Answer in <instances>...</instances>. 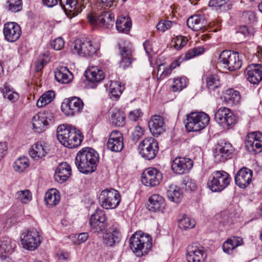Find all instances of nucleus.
Returning <instances> with one entry per match:
<instances>
[{
    "instance_id": "39448f33",
    "label": "nucleus",
    "mask_w": 262,
    "mask_h": 262,
    "mask_svg": "<svg viewBox=\"0 0 262 262\" xmlns=\"http://www.w3.org/2000/svg\"><path fill=\"white\" fill-rule=\"evenodd\" d=\"M230 175L225 171H215L210 176L207 187L212 192H220L230 184Z\"/></svg>"
},
{
    "instance_id": "bb28decb",
    "label": "nucleus",
    "mask_w": 262,
    "mask_h": 262,
    "mask_svg": "<svg viewBox=\"0 0 262 262\" xmlns=\"http://www.w3.org/2000/svg\"><path fill=\"white\" fill-rule=\"evenodd\" d=\"M121 238L120 231L116 227L110 228L103 236V243L108 247H113L118 243Z\"/></svg>"
},
{
    "instance_id": "3c124183",
    "label": "nucleus",
    "mask_w": 262,
    "mask_h": 262,
    "mask_svg": "<svg viewBox=\"0 0 262 262\" xmlns=\"http://www.w3.org/2000/svg\"><path fill=\"white\" fill-rule=\"evenodd\" d=\"M206 83L209 89L214 90L220 85V80L218 76L216 75L208 76L206 79Z\"/></svg>"
},
{
    "instance_id": "dca6fc26",
    "label": "nucleus",
    "mask_w": 262,
    "mask_h": 262,
    "mask_svg": "<svg viewBox=\"0 0 262 262\" xmlns=\"http://www.w3.org/2000/svg\"><path fill=\"white\" fill-rule=\"evenodd\" d=\"M162 180V174L157 169L150 167L145 169L141 177L142 183L146 186H158Z\"/></svg>"
},
{
    "instance_id": "e433bc0d",
    "label": "nucleus",
    "mask_w": 262,
    "mask_h": 262,
    "mask_svg": "<svg viewBox=\"0 0 262 262\" xmlns=\"http://www.w3.org/2000/svg\"><path fill=\"white\" fill-rule=\"evenodd\" d=\"M225 101L229 104H238L241 99L240 93L233 89H227L224 93Z\"/></svg>"
},
{
    "instance_id": "72a5a7b5",
    "label": "nucleus",
    "mask_w": 262,
    "mask_h": 262,
    "mask_svg": "<svg viewBox=\"0 0 262 262\" xmlns=\"http://www.w3.org/2000/svg\"><path fill=\"white\" fill-rule=\"evenodd\" d=\"M110 120L111 124L115 127H123L126 123L125 114L122 110L115 109L111 113Z\"/></svg>"
},
{
    "instance_id": "bf43d9fd",
    "label": "nucleus",
    "mask_w": 262,
    "mask_h": 262,
    "mask_svg": "<svg viewBox=\"0 0 262 262\" xmlns=\"http://www.w3.org/2000/svg\"><path fill=\"white\" fill-rule=\"evenodd\" d=\"M142 115V112L140 109H136L130 111L128 114V118L131 121H136Z\"/></svg>"
},
{
    "instance_id": "a211bd4d",
    "label": "nucleus",
    "mask_w": 262,
    "mask_h": 262,
    "mask_svg": "<svg viewBox=\"0 0 262 262\" xmlns=\"http://www.w3.org/2000/svg\"><path fill=\"white\" fill-rule=\"evenodd\" d=\"M193 165L192 160L186 157H176L171 164V169L176 174H186L190 170Z\"/></svg>"
},
{
    "instance_id": "58836bf2",
    "label": "nucleus",
    "mask_w": 262,
    "mask_h": 262,
    "mask_svg": "<svg viewBox=\"0 0 262 262\" xmlns=\"http://www.w3.org/2000/svg\"><path fill=\"white\" fill-rule=\"evenodd\" d=\"M167 195L170 201L176 203H179L182 198V192L180 188L174 185L169 186L167 190Z\"/></svg>"
},
{
    "instance_id": "ddd939ff",
    "label": "nucleus",
    "mask_w": 262,
    "mask_h": 262,
    "mask_svg": "<svg viewBox=\"0 0 262 262\" xmlns=\"http://www.w3.org/2000/svg\"><path fill=\"white\" fill-rule=\"evenodd\" d=\"M20 241L23 247L30 251L37 249L41 243L38 231L34 229L22 234Z\"/></svg>"
},
{
    "instance_id": "f3484780",
    "label": "nucleus",
    "mask_w": 262,
    "mask_h": 262,
    "mask_svg": "<svg viewBox=\"0 0 262 262\" xmlns=\"http://www.w3.org/2000/svg\"><path fill=\"white\" fill-rule=\"evenodd\" d=\"M73 52L80 56H92L96 53V49L92 42L86 39L75 40Z\"/></svg>"
},
{
    "instance_id": "4d7b16f0",
    "label": "nucleus",
    "mask_w": 262,
    "mask_h": 262,
    "mask_svg": "<svg viewBox=\"0 0 262 262\" xmlns=\"http://www.w3.org/2000/svg\"><path fill=\"white\" fill-rule=\"evenodd\" d=\"M243 20L247 24H250L255 20V16L254 14L251 11L245 12L242 15Z\"/></svg>"
},
{
    "instance_id": "052dcab7",
    "label": "nucleus",
    "mask_w": 262,
    "mask_h": 262,
    "mask_svg": "<svg viewBox=\"0 0 262 262\" xmlns=\"http://www.w3.org/2000/svg\"><path fill=\"white\" fill-rule=\"evenodd\" d=\"M64 45L63 39L61 37H58L54 40L52 43V47L55 50L59 51L63 48Z\"/></svg>"
},
{
    "instance_id": "e2e57ef3",
    "label": "nucleus",
    "mask_w": 262,
    "mask_h": 262,
    "mask_svg": "<svg viewBox=\"0 0 262 262\" xmlns=\"http://www.w3.org/2000/svg\"><path fill=\"white\" fill-rule=\"evenodd\" d=\"M229 0H210L209 3V6L214 7H221L226 4Z\"/></svg>"
},
{
    "instance_id": "4be33fe9",
    "label": "nucleus",
    "mask_w": 262,
    "mask_h": 262,
    "mask_svg": "<svg viewBox=\"0 0 262 262\" xmlns=\"http://www.w3.org/2000/svg\"><path fill=\"white\" fill-rule=\"evenodd\" d=\"M106 146L112 151H121L124 146L122 134L117 130H113L110 134Z\"/></svg>"
},
{
    "instance_id": "a18cd8bd",
    "label": "nucleus",
    "mask_w": 262,
    "mask_h": 262,
    "mask_svg": "<svg viewBox=\"0 0 262 262\" xmlns=\"http://www.w3.org/2000/svg\"><path fill=\"white\" fill-rule=\"evenodd\" d=\"M15 196L16 199L23 204H27L32 200V193L29 189L18 191Z\"/></svg>"
},
{
    "instance_id": "6e6d98bb",
    "label": "nucleus",
    "mask_w": 262,
    "mask_h": 262,
    "mask_svg": "<svg viewBox=\"0 0 262 262\" xmlns=\"http://www.w3.org/2000/svg\"><path fill=\"white\" fill-rule=\"evenodd\" d=\"M182 185L185 186V188L187 191H193L196 188L195 183L192 179L187 178L182 182Z\"/></svg>"
},
{
    "instance_id": "393cba45",
    "label": "nucleus",
    "mask_w": 262,
    "mask_h": 262,
    "mask_svg": "<svg viewBox=\"0 0 262 262\" xmlns=\"http://www.w3.org/2000/svg\"><path fill=\"white\" fill-rule=\"evenodd\" d=\"M253 171L247 167H243L236 174L234 180L235 184L240 188H246L251 182Z\"/></svg>"
},
{
    "instance_id": "13d9d810",
    "label": "nucleus",
    "mask_w": 262,
    "mask_h": 262,
    "mask_svg": "<svg viewBox=\"0 0 262 262\" xmlns=\"http://www.w3.org/2000/svg\"><path fill=\"white\" fill-rule=\"evenodd\" d=\"M144 130L141 126H136L133 133V140L138 141L144 135Z\"/></svg>"
},
{
    "instance_id": "ea45409f",
    "label": "nucleus",
    "mask_w": 262,
    "mask_h": 262,
    "mask_svg": "<svg viewBox=\"0 0 262 262\" xmlns=\"http://www.w3.org/2000/svg\"><path fill=\"white\" fill-rule=\"evenodd\" d=\"M30 156L35 160L45 157L47 154L46 149L40 143H36L32 145L30 151Z\"/></svg>"
},
{
    "instance_id": "6e6552de",
    "label": "nucleus",
    "mask_w": 262,
    "mask_h": 262,
    "mask_svg": "<svg viewBox=\"0 0 262 262\" xmlns=\"http://www.w3.org/2000/svg\"><path fill=\"white\" fill-rule=\"evenodd\" d=\"M138 149L143 158L150 160L153 159L158 152V143L154 138L147 137L139 144Z\"/></svg>"
},
{
    "instance_id": "774afa93",
    "label": "nucleus",
    "mask_w": 262,
    "mask_h": 262,
    "mask_svg": "<svg viewBox=\"0 0 262 262\" xmlns=\"http://www.w3.org/2000/svg\"><path fill=\"white\" fill-rule=\"evenodd\" d=\"M7 150V145L4 142H0V160H1L6 153Z\"/></svg>"
},
{
    "instance_id": "0e129e2a",
    "label": "nucleus",
    "mask_w": 262,
    "mask_h": 262,
    "mask_svg": "<svg viewBox=\"0 0 262 262\" xmlns=\"http://www.w3.org/2000/svg\"><path fill=\"white\" fill-rule=\"evenodd\" d=\"M239 32L245 36L253 35V30L252 28H249L247 26L241 27L239 29Z\"/></svg>"
},
{
    "instance_id": "338daca9",
    "label": "nucleus",
    "mask_w": 262,
    "mask_h": 262,
    "mask_svg": "<svg viewBox=\"0 0 262 262\" xmlns=\"http://www.w3.org/2000/svg\"><path fill=\"white\" fill-rule=\"evenodd\" d=\"M45 64L46 62L43 59H39L37 61H36L35 64L36 72H39L40 71Z\"/></svg>"
},
{
    "instance_id": "7ed1b4c3",
    "label": "nucleus",
    "mask_w": 262,
    "mask_h": 262,
    "mask_svg": "<svg viewBox=\"0 0 262 262\" xmlns=\"http://www.w3.org/2000/svg\"><path fill=\"white\" fill-rule=\"evenodd\" d=\"M152 238L146 234L135 232L129 239V246L138 257L146 255L152 247Z\"/></svg>"
},
{
    "instance_id": "864d4df0",
    "label": "nucleus",
    "mask_w": 262,
    "mask_h": 262,
    "mask_svg": "<svg viewBox=\"0 0 262 262\" xmlns=\"http://www.w3.org/2000/svg\"><path fill=\"white\" fill-rule=\"evenodd\" d=\"M176 23L174 21L167 20L166 19L161 20L157 25V29L159 31L165 32L166 30L170 29L171 27L175 26Z\"/></svg>"
},
{
    "instance_id": "2eb2a0df",
    "label": "nucleus",
    "mask_w": 262,
    "mask_h": 262,
    "mask_svg": "<svg viewBox=\"0 0 262 262\" xmlns=\"http://www.w3.org/2000/svg\"><path fill=\"white\" fill-rule=\"evenodd\" d=\"M245 146L252 154L260 152L262 150V134L259 132L249 133L246 136Z\"/></svg>"
},
{
    "instance_id": "c756f323",
    "label": "nucleus",
    "mask_w": 262,
    "mask_h": 262,
    "mask_svg": "<svg viewBox=\"0 0 262 262\" xmlns=\"http://www.w3.org/2000/svg\"><path fill=\"white\" fill-rule=\"evenodd\" d=\"M148 202V209L151 211H162L165 207V200L159 194H152L149 198Z\"/></svg>"
},
{
    "instance_id": "c03bdc74",
    "label": "nucleus",
    "mask_w": 262,
    "mask_h": 262,
    "mask_svg": "<svg viewBox=\"0 0 262 262\" xmlns=\"http://www.w3.org/2000/svg\"><path fill=\"white\" fill-rule=\"evenodd\" d=\"M187 79L184 76L179 77L173 79L171 86L173 92H180L187 86Z\"/></svg>"
},
{
    "instance_id": "b1692460",
    "label": "nucleus",
    "mask_w": 262,
    "mask_h": 262,
    "mask_svg": "<svg viewBox=\"0 0 262 262\" xmlns=\"http://www.w3.org/2000/svg\"><path fill=\"white\" fill-rule=\"evenodd\" d=\"M85 76L90 82V86L92 88H96L97 84L104 78V74L103 71L98 67L91 66L85 72Z\"/></svg>"
},
{
    "instance_id": "c85d7f7f",
    "label": "nucleus",
    "mask_w": 262,
    "mask_h": 262,
    "mask_svg": "<svg viewBox=\"0 0 262 262\" xmlns=\"http://www.w3.org/2000/svg\"><path fill=\"white\" fill-rule=\"evenodd\" d=\"M163 118L158 115L152 116L148 122V127L151 133L156 136L160 135L164 132Z\"/></svg>"
},
{
    "instance_id": "69168bd1",
    "label": "nucleus",
    "mask_w": 262,
    "mask_h": 262,
    "mask_svg": "<svg viewBox=\"0 0 262 262\" xmlns=\"http://www.w3.org/2000/svg\"><path fill=\"white\" fill-rule=\"evenodd\" d=\"M1 91L3 93L4 98H6L8 94L10 93L11 92H13L11 89L10 86L6 83L4 84L3 88L1 89Z\"/></svg>"
},
{
    "instance_id": "09e8293b",
    "label": "nucleus",
    "mask_w": 262,
    "mask_h": 262,
    "mask_svg": "<svg viewBox=\"0 0 262 262\" xmlns=\"http://www.w3.org/2000/svg\"><path fill=\"white\" fill-rule=\"evenodd\" d=\"M188 42V39L184 36H178L173 38L171 40V46L177 50H179L184 47Z\"/></svg>"
},
{
    "instance_id": "f8f14e48",
    "label": "nucleus",
    "mask_w": 262,
    "mask_h": 262,
    "mask_svg": "<svg viewBox=\"0 0 262 262\" xmlns=\"http://www.w3.org/2000/svg\"><path fill=\"white\" fill-rule=\"evenodd\" d=\"M89 225L94 232L100 233L105 230L107 226V218L105 211L97 209L90 217Z\"/></svg>"
},
{
    "instance_id": "0eeeda50",
    "label": "nucleus",
    "mask_w": 262,
    "mask_h": 262,
    "mask_svg": "<svg viewBox=\"0 0 262 262\" xmlns=\"http://www.w3.org/2000/svg\"><path fill=\"white\" fill-rule=\"evenodd\" d=\"M101 206L105 209L116 208L121 201V195L119 192L113 188L106 189L103 190L99 196Z\"/></svg>"
},
{
    "instance_id": "9d476101",
    "label": "nucleus",
    "mask_w": 262,
    "mask_h": 262,
    "mask_svg": "<svg viewBox=\"0 0 262 262\" xmlns=\"http://www.w3.org/2000/svg\"><path fill=\"white\" fill-rule=\"evenodd\" d=\"M88 19L91 25L102 29L112 27L114 22V16L110 12H102L99 15L89 14Z\"/></svg>"
},
{
    "instance_id": "2f4dec72",
    "label": "nucleus",
    "mask_w": 262,
    "mask_h": 262,
    "mask_svg": "<svg viewBox=\"0 0 262 262\" xmlns=\"http://www.w3.org/2000/svg\"><path fill=\"white\" fill-rule=\"evenodd\" d=\"M187 25L192 30L198 31L204 29L207 26V23L204 17L194 15L187 19Z\"/></svg>"
},
{
    "instance_id": "4c0bfd02",
    "label": "nucleus",
    "mask_w": 262,
    "mask_h": 262,
    "mask_svg": "<svg viewBox=\"0 0 262 262\" xmlns=\"http://www.w3.org/2000/svg\"><path fill=\"white\" fill-rule=\"evenodd\" d=\"M116 24L118 31L124 33H127L132 27L131 19L127 15L119 16Z\"/></svg>"
},
{
    "instance_id": "423d86ee",
    "label": "nucleus",
    "mask_w": 262,
    "mask_h": 262,
    "mask_svg": "<svg viewBox=\"0 0 262 262\" xmlns=\"http://www.w3.org/2000/svg\"><path fill=\"white\" fill-rule=\"evenodd\" d=\"M219 62L231 71L239 69L243 63L237 52L228 50L221 52L219 58Z\"/></svg>"
},
{
    "instance_id": "6ab92c4d",
    "label": "nucleus",
    "mask_w": 262,
    "mask_h": 262,
    "mask_svg": "<svg viewBox=\"0 0 262 262\" xmlns=\"http://www.w3.org/2000/svg\"><path fill=\"white\" fill-rule=\"evenodd\" d=\"M186 258L188 262H204L206 254L204 248L197 243H193L187 248Z\"/></svg>"
},
{
    "instance_id": "5fc2aeb1",
    "label": "nucleus",
    "mask_w": 262,
    "mask_h": 262,
    "mask_svg": "<svg viewBox=\"0 0 262 262\" xmlns=\"http://www.w3.org/2000/svg\"><path fill=\"white\" fill-rule=\"evenodd\" d=\"M8 9L13 12H17L22 9L21 0H8Z\"/></svg>"
},
{
    "instance_id": "a19ab883",
    "label": "nucleus",
    "mask_w": 262,
    "mask_h": 262,
    "mask_svg": "<svg viewBox=\"0 0 262 262\" xmlns=\"http://www.w3.org/2000/svg\"><path fill=\"white\" fill-rule=\"evenodd\" d=\"M123 88L119 81H111L108 91L111 98L118 99L121 95Z\"/></svg>"
},
{
    "instance_id": "cd10ccee",
    "label": "nucleus",
    "mask_w": 262,
    "mask_h": 262,
    "mask_svg": "<svg viewBox=\"0 0 262 262\" xmlns=\"http://www.w3.org/2000/svg\"><path fill=\"white\" fill-rule=\"evenodd\" d=\"M71 174V168L67 162L60 163L56 168L54 178L56 181L62 183L66 181Z\"/></svg>"
},
{
    "instance_id": "412c9836",
    "label": "nucleus",
    "mask_w": 262,
    "mask_h": 262,
    "mask_svg": "<svg viewBox=\"0 0 262 262\" xmlns=\"http://www.w3.org/2000/svg\"><path fill=\"white\" fill-rule=\"evenodd\" d=\"M3 33L5 38L8 41L14 42L18 40L21 35V28L16 23H7L4 25Z\"/></svg>"
},
{
    "instance_id": "5701e85b",
    "label": "nucleus",
    "mask_w": 262,
    "mask_h": 262,
    "mask_svg": "<svg viewBox=\"0 0 262 262\" xmlns=\"http://www.w3.org/2000/svg\"><path fill=\"white\" fill-rule=\"evenodd\" d=\"M247 80L253 84H258L262 80V65L252 64L247 67L245 70Z\"/></svg>"
},
{
    "instance_id": "473e14b6",
    "label": "nucleus",
    "mask_w": 262,
    "mask_h": 262,
    "mask_svg": "<svg viewBox=\"0 0 262 262\" xmlns=\"http://www.w3.org/2000/svg\"><path fill=\"white\" fill-rule=\"evenodd\" d=\"M119 54L121 56L120 67L125 69L128 68L132 61V50L128 46H119Z\"/></svg>"
},
{
    "instance_id": "49530a36",
    "label": "nucleus",
    "mask_w": 262,
    "mask_h": 262,
    "mask_svg": "<svg viewBox=\"0 0 262 262\" xmlns=\"http://www.w3.org/2000/svg\"><path fill=\"white\" fill-rule=\"evenodd\" d=\"M195 221L194 220L188 217L184 214L182 219L179 220V226L183 230L192 229L195 226Z\"/></svg>"
},
{
    "instance_id": "9b49d317",
    "label": "nucleus",
    "mask_w": 262,
    "mask_h": 262,
    "mask_svg": "<svg viewBox=\"0 0 262 262\" xmlns=\"http://www.w3.org/2000/svg\"><path fill=\"white\" fill-rule=\"evenodd\" d=\"M84 103L80 98L72 97L64 100L61 110L66 116H73L81 112Z\"/></svg>"
},
{
    "instance_id": "f03ea898",
    "label": "nucleus",
    "mask_w": 262,
    "mask_h": 262,
    "mask_svg": "<svg viewBox=\"0 0 262 262\" xmlns=\"http://www.w3.org/2000/svg\"><path fill=\"white\" fill-rule=\"evenodd\" d=\"M98 162V154L93 148H83L77 154L75 163L78 170L88 174L95 171Z\"/></svg>"
},
{
    "instance_id": "20e7f679",
    "label": "nucleus",
    "mask_w": 262,
    "mask_h": 262,
    "mask_svg": "<svg viewBox=\"0 0 262 262\" xmlns=\"http://www.w3.org/2000/svg\"><path fill=\"white\" fill-rule=\"evenodd\" d=\"M210 117L204 112H192L187 116L185 127L188 132H198L209 124Z\"/></svg>"
},
{
    "instance_id": "de8ad7c7",
    "label": "nucleus",
    "mask_w": 262,
    "mask_h": 262,
    "mask_svg": "<svg viewBox=\"0 0 262 262\" xmlns=\"http://www.w3.org/2000/svg\"><path fill=\"white\" fill-rule=\"evenodd\" d=\"M172 71V70L169 68V66L168 67L164 63H161L159 65L158 69L157 75V79L158 80L163 79L165 77L169 76L171 74Z\"/></svg>"
},
{
    "instance_id": "7c9ffc66",
    "label": "nucleus",
    "mask_w": 262,
    "mask_h": 262,
    "mask_svg": "<svg viewBox=\"0 0 262 262\" xmlns=\"http://www.w3.org/2000/svg\"><path fill=\"white\" fill-rule=\"evenodd\" d=\"M55 78L59 83H68L73 79V75L67 67H60L55 71Z\"/></svg>"
},
{
    "instance_id": "8fccbe9b",
    "label": "nucleus",
    "mask_w": 262,
    "mask_h": 262,
    "mask_svg": "<svg viewBox=\"0 0 262 262\" xmlns=\"http://www.w3.org/2000/svg\"><path fill=\"white\" fill-rule=\"evenodd\" d=\"M205 50V49L203 47L190 49L185 53L184 59L185 60H187L196 56L201 55L204 53Z\"/></svg>"
},
{
    "instance_id": "a878e982",
    "label": "nucleus",
    "mask_w": 262,
    "mask_h": 262,
    "mask_svg": "<svg viewBox=\"0 0 262 262\" xmlns=\"http://www.w3.org/2000/svg\"><path fill=\"white\" fill-rule=\"evenodd\" d=\"M49 114L41 112L36 114L32 119L33 129L37 133H40L46 130L50 119L48 117Z\"/></svg>"
},
{
    "instance_id": "1a4fd4ad",
    "label": "nucleus",
    "mask_w": 262,
    "mask_h": 262,
    "mask_svg": "<svg viewBox=\"0 0 262 262\" xmlns=\"http://www.w3.org/2000/svg\"><path fill=\"white\" fill-rule=\"evenodd\" d=\"M215 119L223 128L230 129L236 123V117L230 109L226 107H221L215 114Z\"/></svg>"
},
{
    "instance_id": "aec40b11",
    "label": "nucleus",
    "mask_w": 262,
    "mask_h": 262,
    "mask_svg": "<svg viewBox=\"0 0 262 262\" xmlns=\"http://www.w3.org/2000/svg\"><path fill=\"white\" fill-rule=\"evenodd\" d=\"M233 148L229 143L218 144L213 151V157L216 163L223 162L230 158Z\"/></svg>"
},
{
    "instance_id": "37998d69",
    "label": "nucleus",
    "mask_w": 262,
    "mask_h": 262,
    "mask_svg": "<svg viewBox=\"0 0 262 262\" xmlns=\"http://www.w3.org/2000/svg\"><path fill=\"white\" fill-rule=\"evenodd\" d=\"M29 159L26 157H20L14 162L13 167L16 171L21 172L29 166Z\"/></svg>"
},
{
    "instance_id": "603ef678",
    "label": "nucleus",
    "mask_w": 262,
    "mask_h": 262,
    "mask_svg": "<svg viewBox=\"0 0 262 262\" xmlns=\"http://www.w3.org/2000/svg\"><path fill=\"white\" fill-rule=\"evenodd\" d=\"M12 251L13 248L10 239H6L0 241V254H9Z\"/></svg>"
},
{
    "instance_id": "f704fd0d",
    "label": "nucleus",
    "mask_w": 262,
    "mask_h": 262,
    "mask_svg": "<svg viewBox=\"0 0 262 262\" xmlns=\"http://www.w3.org/2000/svg\"><path fill=\"white\" fill-rule=\"evenodd\" d=\"M243 244V238L239 236H233L227 239L223 245V249L225 253L231 254L237 247Z\"/></svg>"
},
{
    "instance_id": "4468645a",
    "label": "nucleus",
    "mask_w": 262,
    "mask_h": 262,
    "mask_svg": "<svg viewBox=\"0 0 262 262\" xmlns=\"http://www.w3.org/2000/svg\"><path fill=\"white\" fill-rule=\"evenodd\" d=\"M85 0H59V4L65 13L72 18L80 13L84 8Z\"/></svg>"
},
{
    "instance_id": "f257e3e1",
    "label": "nucleus",
    "mask_w": 262,
    "mask_h": 262,
    "mask_svg": "<svg viewBox=\"0 0 262 262\" xmlns=\"http://www.w3.org/2000/svg\"><path fill=\"white\" fill-rule=\"evenodd\" d=\"M57 138L59 142L65 147L74 148L81 144L83 137L75 126L69 124H61L57 128Z\"/></svg>"
},
{
    "instance_id": "680f3d73",
    "label": "nucleus",
    "mask_w": 262,
    "mask_h": 262,
    "mask_svg": "<svg viewBox=\"0 0 262 262\" xmlns=\"http://www.w3.org/2000/svg\"><path fill=\"white\" fill-rule=\"evenodd\" d=\"M89 234L86 232H83L79 234L77 236V239L74 241L75 245H80L85 243L88 239Z\"/></svg>"
},
{
    "instance_id": "79ce46f5",
    "label": "nucleus",
    "mask_w": 262,
    "mask_h": 262,
    "mask_svg": "<svg viewBox=\"0 0 262 262\" xmlns=\"http://www.w3.org/2000/svg\"><path fill=\"white\" fill-rule=\"evenodd\" d=\"M55 93L53 91H49L42 94L38 99L36 105L38 107H42L49 104L54 99Z\"/></svg>"
},
{
    "instance_id": "c9c22d12",
    "label": "nucleus",
    "mask_w": 262,
    "mask_h": 262,
    "mask_svg": "<svg viewBox=\"0 0 262 262\" xmlns=\"http://www.w3.org/2000/svg\"><path fill=\"white\" fill-rule=\"evenodd\" d=\"M60 200L59 192L55 189L48 190L45 195V202L49 207H53L57 205Z\"/></svg>"
}]
</instances>
